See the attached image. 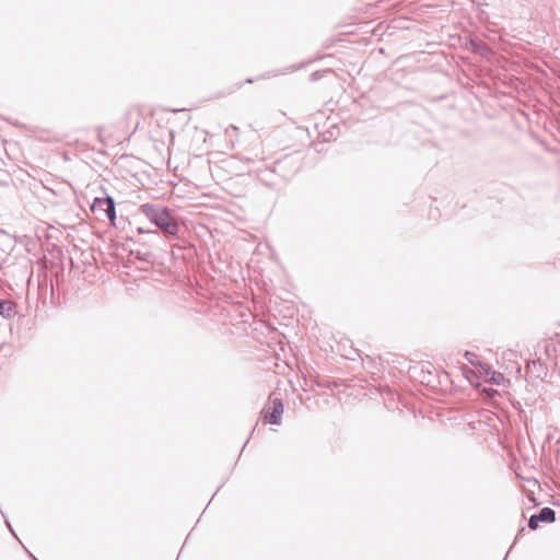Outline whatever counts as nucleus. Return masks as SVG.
<instances>
[{
  "instance_id": "obj_6",
  "label": "nucleus",
  "mask_w": 560,
  "mask_h": 560,
  "mask_svg": "<svg viewBox=\"0 0 560 560\" xmlns=\"http://www.w3.org/2000/svg\"><path fill=\"white\" fill-rule=\"evenodd\" d=\"M540 522H553L555 511L550 508H544L537 515Z\"/></svg>"
},
{
  "instance_id": "obj_8",
  "label": "nucleus",
  "mask_w": 560,
  "mask_h": 560,
  "mask_svg": "<svg viewBox=\"0 0 560 560\" xmlns=\"http://www.w3.org/2000/svg\"><path fill=\"white\" fill-rule=\"evenodd\" d=\"M7 302L0 300V314H4Z\"/></svg>"
},
{
  "instance_id": "obj_9",
  "label": "nucleus",
  "mask_w": 560,
  "mask_h": 560,
  "mask_svg": "<svg viewBox=\"0 0 560 560\" xmlns=\"http://www.w3.org/2000/svg\"><path fill=\"white\" fill-rule=\"evenodd\" d=\"M465 357L467 358V360H468L470 363H474V360H472V359H474V357H475V354H474V353H471V352L467 351V352L465 353Z\"/></svg>"
},
{
  "instance_id": "obj_10",
  "label": "nucleus",
  "mask_w": 560,
  "mask_h": 560,
  "mask_svg": "<svg viewBox=\"0 0 560 560\" xmlns=\"http://www.w3.org/2000/svg\"><path fill=\"white\" fill-rule=\"evenodd\" d=\"M483 392H485L488 396H492V395L495 393V390H493V389H485Z\"/></svg>"
},
{
  "instance_id": "obj_2",
  "label": "nucleus",
  "mask_w": 560,
  "mask_h": 560,
  "mask_svg": "<svg viewBox=\"0 0 560 560\" xmlns=\"http://www.w3.org/2000/svg\"><path fill=\"white\" fill-rule=\"evenodd\" d=\"M499 364L501 369L509 373H520L521 364H520V354L512 349H508L501 352Z\"/></svg>"
},
{
  "instance_id": "obj_7",
  "label": "nucleus",
  "mask_w": 560,
  "mask_h": 560,
  "mask_svg": "<svg viewBox=\"0 0 560 560\" xmlns=\"http://www.w3.org/2000/svg\"><path fill=\"white\" fill-rule=\"evenodd\" d=\"M539 518L538 516L536 515H533L530 518H529V522H528V526L532 528V529H536L538 527V523H539Z\"/></svg>"
},
{
  "instance_id": "obj_5",
  "label": "nucleus",
  "mask_w": 560,
  "mask_h": 560,
  "mask_svg": "<svg viewBox=\"0 0 560 560\" xmlns=\"http://www.w3.org/2000/svg\"><path fill=\"white\" fill-rule=\"evenodd\" d=\"M486 377H487V381H489L493 384H497V385L503 384L505 382L504 375L497 371L487 372Z\"/></svg>"
},
{
  "instance_id": "obj_1",
  "label": "nucleus",
  "mask_w": 560,
  "mask_h": 560,
  "mask_svg": "<svg viewBox=\"0 0 560 560\" xmlns=\"http://www.w3.org/2000/svg\"><path fill=\"white\" fill-rule=\"evenodd\" d=\"M151 219L166 234L175 235L178 231L177 223L174 221L167 210L153 212Z\"/></svg>"
},
{
  "instance_id": "obj_4",
  "label": "nucleus",
  "mask_w": 560,
  "mask_h": 560,
  "mask_svg": "<svg viewBox=\"0 0 560 560\" xmlns=\"http://www.w3.org/2000/svg\"><path fill=\"white\" fill-rule=\"evenodd\" d=\"M283 413V404L281 399L275 398L270 401V406L265 410L264 419L267 423L279 424Z\"/></svg>"
},
{
  "instance_id": "obj_3",
  "label": "nucleus",
  "mask_w": 560,
  "mask_h": 560,
  "mask_svg": "<svg viewBox=\"0 0 560 560\" xmlns=\"http://www.w3.org/2000/svg\"><path fill=\"white\" fill-rule=\"evenodd\" d=\"M92 211H101L106 214L113 226L116 225L115 203L112 197L95 198L91 207Z\"/></svg>"
}]
</instances>
